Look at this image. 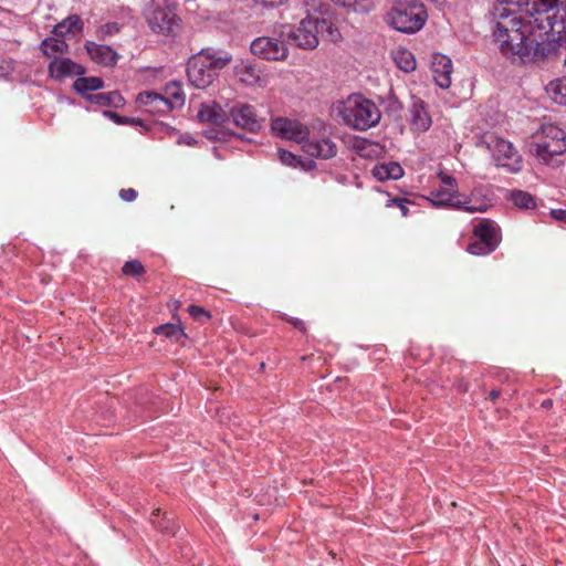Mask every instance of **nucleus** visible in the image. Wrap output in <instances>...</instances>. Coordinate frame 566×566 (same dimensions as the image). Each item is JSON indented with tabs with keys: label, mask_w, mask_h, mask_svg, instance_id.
I'll return each instance as SVG.
<instances>
[{
	"label": "nucleus",
	"mask_w": 566,
	"mask_h": 566,
	"mask_svg": "<svg viewBox=\"0 0 566 566\" xmlns=\"http://www.w3.org/2000/svg\"><path fill=\"white\" fill-rule=\"evenodd\" d=\"M500 396H501L500 389H492L489 392L488 399H490L491 401H495Z\"/></svg>",
	"instance_id": "obj_53"
},
{
	"label": "nucleus",
	"mask_w": 566,
	"mask_h": 566,
	"mask_svg": "<svg viewBox=\"0 0 566 566\" xmlns=\"http://www.w3.org/2000/svg\"><path fill=\"white\" fill-rule=\"evenodd\" d=\"M85 49L90 57L95 63L103 66H114L119 59L118 53L109 45L87 41L85 43Z\"/></svg>",
	"instance_id": "obj_16"
},
{
	"label": "nucleus",
	"mask_w": 566,
	"mask_h": 566,
	"mask_svg": "<svg viewBox=\"0 0 566 566\" xmlns=\"http://www.w3.org/2000/svg\"><path fill=\"white\" fill-rule=\"evenodd\" d=\"M437 176H438L439 180L441 181V185H442L441 187L458 190V181L452 175H449L443 170H439Z\"/></svg>",
	"instance_id": "obj_43"
},
{
	"label": "nucleus",
	"mask_w": 566,
	"mask_h": 566,
	"mask_svg": "<svg viewBox=\"0 0 566 566\" xmlns=\"http://www.w3.org/2000/svg\"><path fill=\"white\" fill-rule=\"evenodd\" d=\"M467 251L472 255L483 256L494 252V248L478 238L475 241L468 244Z\"/></svg>",
	"instance_id": "obj_38"
},
{
	"label": "nucleus",
	"mask_w": 566,
	"mask_h": 566,
	"mask_svg": "<svg viewBox=\"0 0 566 566\" xmlns=\"http://www.w3.org/2000/svg\"><path fill=\"white\" fill-rule=\"evenodd\" d=\"M164 97L169 102L171 111L185 104V94L178 82H170L165 86Z\"/></svg>",
	"instance_id": "obj_30"
},
{
	"label": "nucleus",
	"mask_w": 566,
	"mask_h": 566,
	"mask_svg": "<svg viewBox=\"0 0 566 566\" xmlns=\"http://www.w3.org/2000/svg\"><path fill=\"white\" fill-rule=\"evenodd\" d=\"M123 274L127 276L138 277L145 273V268L138 260H129L122 268Z\"/></svg>",
	"instance_id": "obj_40"
},
{
	"label": "nucleus",
	"mask_w": 566,
	"mask_h": 566,
	"mask_svg": "<svg viewBox=\"0 0 566 566\" xmlns=\"http://www.w3.org/2000/svg\"><path fill=\"white\" fill-rule=\"evenodd\" d=\"M545 90L556 104L566 106V76L551 81Z\"/></svg>",
	"instance_id": "obj_28"
},
{
	"label": "nucleus",
	"mask_w": 566,
	"mask_h": 566,
	"mask_svg": "<svg viewBox=\"0 0 566 566\" xmlns=\"http://www.w3.org/2000/svg\"><path fill=\"white\" fill-rule=\"evenodd\" d=\"M119 198L125 202H133L137 198V191L133 188L122 189Z\"/></svg>",
	"instance_id": "obj_46"
},
{
	"label": "nucleus",
	"mask_w": 566,
	"mask_h": 566,
	"mask_svg": "<svg viewBox=\"0 0 566 566\" xmlns=\"http://www.w3.org/2000/svg\"><path fill=\"white\" fill-rule=\"evenodd\" d=\"M506 199L511 201L516 208L522 210L535 209L536 199L533 195L527 191L513 189L506 196Z\"/></svg>",
	"instance_id": "obj_25"
},
{
	"label": "nucleus",
	"mask_w": 566,
	"mask_h": 566,
	"mask_svg": "<svg viewBox=\"0 0 566 566\" xmlns=\"http://www.w3.org/2000/svg\"><path fill=\"white\" fill-rule=\"evenodd\" d=\"M120 31V27L116 22H109L101 25L96 30V36L98 40L104 41L107 36L117 34Z\"/></svg>",
	"instance_id": "obj_42"
},
{
	"label": "nucleus",
	"mask_w": 566,
	"mask_h": 566,
	"mask_svg": "<svg viewBox=\"0 0 566 566\" xmlns=\"http://www.w3.org/2000/svg\"><path fill=\"white\" fill-rule=\"evenodd\" d=\"M255 6L262 8H277L289 0H252Z\"/></svg>",
	"instance_id": "obj_45"
},
{
	"label": "nucleus",
	"mask_w": 566,
	"mask_h": 566,
	"mask_svg": "<svg viewBox=\"0 0 566 566\" xmlns=\"http://www.w3.org/2000/svg\"><path fill=\"white\" fill-rule=\"evenodd\" d=\"M13 71L11 61L0 60V76H6Z\"/></svg>",
	"instance_id": "obj_50"
},
{
	"label": "nucleus",
	"mask_w": 566,
	"mask_h": 566,
	"mask_svg": "<svg viewBox=\"0 0 566 566\" xmlns=\"http://www.w3.org/2000/svg\"><path fill=\"white\" fill-rule=\"evenodd\" d=\"M535 155L544 161H548L554 156L559 155V150L551 149L548 140H544L535 144Z\"/></svg>",
	"instance_id": "obj_39"
},
{
	"label": "nucleus",
	"mask_w": 566,
	"mask_h": 566,
	"mask_svg": "<svg viewBox=\"0 0 566 566\" xmlns=\"http://www.w3.org/2000/svg\"><path fill=\"white\" fill-rule=\"evenodd\" d=\"M188 312L189 314L195 318V319H209L210 318V314L201 306H198V305H190L188 307Z\"/></svg>",
	"instance_id": "obj_44"
},
{
	"label": "nucleus",
	"mask_w": 566,
	"mask_h": 566,
	"mask_svg": "<svg viewBox=\"0 0 566 566\" xmlns=\"http://www.w3.org/2000/svg\"><path fill=\"white\" fill-rule=\"evenodd\" d=\"M553 406H554V401L551 398L544 399L541 402V408H543L545 410H549L551 408H553Z\"/></svg>",
	"instance_id": "obj_52"
},
{
	"label": "nucleus",
	"mask_w": 566,
	"mask_h": 566,
	"mask_svg": "<svg viewBox=\"0 0 566 566\" xmlns=\"http://www.w3.org/2000/svg\"><path fill=\"white\" fill-rule=\"evenodd\" d=\"M137 102L150 114H166L171 111L169 102L163 94L145 91L138 94Z\"/></svg>",
	"instance_id": "obj_18"
},
{
	"label": "nucleus",
	"mask_w": 566,
	"mask_h": 566,
	"mask_svg": "<svg viewBox=\"0 0 566 566\" xmlns=\"http://www.w3.org/2000/svg\"><path fill=\"white\" fill-rule=\"evenodd\" d=\"M147 25L155 34L172 36L181 28V19L176 13L171 0H151L145 11Z\"/></svg>",
	"instance_id": "obj_5"
},
{
	"label": "nucleus",
	"mask_w": 566,
	"mask_h": 566,
	"mask_svg": "<svg viewBox=\"0 0 566 566\" xmlns=\"http://www.w3.org/2000/svg\"><path fill=\"white\" fill-rule=\"evenodd\" d=\"M488 147L497 167L504 168L507 172L516 174L522 170V157L513 144L497 136H492Z\"/></svg>",
	"instance_id": "obj_8"
},
{
	"label": "nucleus",
	"mask_w": 566,
	"mask_h": 566,
	"mask_svg": "<svg viewBox=\"0 0 566 566\" xmlns=\"http://www.w3.org/2000/svg\"><path fill=\"white\" fill-rule=\"evenodd\" d=\"M378 191L382 192V190H380V189H378ZM384 193H386L389 197L388 200L385 203L386 208L398 207V209L400 210L402 217H408L409 216L408 205L409 203H413L412 201H410L407 198H400V197L391 198L389 192H387V191H384Z\"/></svg>",
	"instance_id": "obj_37"
},
{
	"label": "nucleus",
	"mask_w": 566,
	"mask_h": 566,
	"mask_svg": "<svg viewBox=\"0 0 566 566\" xmlns=\"http://www.w3.org/2000/svg\"><path fill=\"white\" fill-rule=\"evenodd\" d=\"M353 150L359 157L370 160L381 158L386 153L384 145L363 137H358L354 140Z\"/></svg>",
	"instance_id": "obj_21"
},
{
	"label": "nucleus",
	"mask_w": 566,
	"mask_h": 566,
	"mask_svg": "<svg viewBox=\"0 0 566 566\" xmlns=\"http://www.w3.org/2000/svg\"><path fill=\"white\" fill-rule=\"evenodd\" d=\"M384 109L385 113L395 118L399 119L401 118V113L403 111V104L402 102L397 97V95L392 92L389 93V95L384 99Z\"/></svg>",
	"instance_id": "obj_33"
},
{
	"label": "nucleus",
	"mask_w": 566,
	"mask_h": 566,
	"mask_svg": "<svg viewBox=\"0 0 566 566\" xmlns=\"http://www.w3.org/2000/svg\"><path fill=\"white\" fill-rule=\"evenodd\" d=\"M282 319L291 323L295 328H297L298 331L301 332H305L306 328H305V325H304V322L301 321L300 318H295V317H290L287 316L286 314H282L281 315Z\"/></svg>",
	"instance_id": "obj_47"
},
{
	"label": "nucleus",
	"mask_w": 566,
	"mask_h": 566,
	"mask_svg": "<svg viewBox=\"0 0 566 566\" xmlns=\"http://www.w3.org/2000/svg\"><path fill=\"white\" fill-rule=\"evenodd\" d=\"M231 61L232 55L228 52L213 48L201 49L188 60V81L193 87L203 90L214 82L219 72Z\"/></svg>",
	"instance_id": "obj_2"
},
{
	"label": "nucleus",
	"mask_w": 566,
	"mask_h": 566,
	"mask_svg": "<svg viewBox=\"0 0 566 566\" xmlns=\"http://www.w3.org/2000/svg\"><path fill=\"white\" fill-rule=\"evenodd\" d=\"M303 150L310 157L303 158L302 156H296L282 148L277 150V155L281 163L285 166L300 168L303 171L314 170L316 168V161L314 158L318 156V142L305 143L303 145Z\"/></svg>",
	"instance_id": "obj_11"
},
{
	"label": "nucleus",
	"mask_w": 566,
	"mask_h": 566,
	"mask_svg": "<svg viewBox=\"0 0 566 566\" xmlns=\"http://www.w3.org/2000/svg\"><path fill=\"white\" fill-rule=\"evenodd\" d=\"M336 137H323L321 135V159H331L337 155L338 146Z\"/></svg>",
	"instance_id": "obj_35"
},
{
	"label": "nucleus",
	"mask_w": 566,
	"mask_h": 566,
	"mask_svg": "<svg viewBox=\"0 0 566 566\" xmlns=\"http://www.w3.org/2000/svg\"><path fill=\"white\" fill-rule=\"evenodd\" d=\"M197 116L201 123H208L217 126L223 125L228 122V112H226L221 105L214 101L201 104Z\"/></svg>",
	"instance_id": "obj_20"
},
{
	"label": "nucleus",
	"mask_w": 566,
	"mask_h": 566,
	"mask_svg": "<svg viewBox=\"0 0 566 566\" xmlns=\"http://www.w3.org/2000/svg\"><path fill=\"white\" fill-rule=\"evenodd\" d=\"M408 114V123L411 130L426 133L432 126V118L428 111V104L417 95H411L410 97Z\"/></svg>",
	"instance_id": "obj_13"
},
{
	"label": "nucleus",
	"mask_w": 566,
	"mask_h": 566,
	"mask_svg": "<svg viewBox=\"0 0 566 566\" xmlns=\"http://www.w3.org/2000/svg\"><path fill=\"white\" fill-rule=\"evenodd\" d=\"M549 214L554 220L566 223V209H552Z\"/></svg>",
	"instance_id": "obj_49"
},
{
	"label": "nucleus",
	"mask_w": 566,
	"mask_h": 566,
	"mask_svg": "<svg viewBox=\"0 0 566 566\" xmlns=\"http://www.w3.org/2000/svg\"><path fill=\"white\" fill-rule=\"evenodd\" d=\"M154 332L157 335L165 336L175 342H179L181 338L186 337V334L184 333L182 327L180 325H176V324L159 325L154 329Z\"/></svg>",
	"instance_id": "obj_34"
},
{
	"label": "nucleus",
	"mask_w": 566,
	"mask_h": 566,
	"mask_svg": "<svg viewBox=\"0 0 566 566\" xmlns=\"http://www.w3.org/2000/svg\"><path fill=\"white\" fill-rule=\"evenodd\" d=\"M428 200L433 207L437 208H449L454 210H463L469 213L474 212H484L486 210L485 205L472 206L470 205V198L464 197L463 200L460 199V193L457 189H449L446 187H440L439 189H434L430 191L428 196Z\"/></svg>",
	"instance_id": "obj_7"
},
{
	"label": "nucleus",
	"mask_w": 566,
	"mask_h": 566,
	"mask_svg": "<svg viewBox=\"0 0 566 566\" xmlns=\"http://www.w3.org/2000/svg\"><path fill=\"white\" fill-rule=\"evenodd\" d=\"M234 75L248 86H263L265 78L260 63L253 59H241L234 65Z\"/></svg>",
	"instance_id": "obj_14"
},
{
	"label": "nucleus",
	"mask_w": 566,
	"mask_h": 566,
	"mask_svg": "<svg viewBox=\"0 0 566 566\" xmlns=\"http://www.w3.org/2000/svg\"><path fill=\"white\" fill-rule=\"evenodd\" d=\"M86 99L97 106H109L119 108L124 106L125 101L118 91L102 92L86 95Z\"/></svg>",
	"instance_id": "obj_23"
},
{
	"label": "nucleus",
	"mask_w": 566,
	"mask_h": 566,
	"mask_svg": "<svg viewBox=\"0 0 566 566\" xmlns=\"http://www.w3.org/2000/svg\"><path fill=\"white\" fill-rule=\"evenodd\" d=\"M321 35L333 43H338L343 40L338 27L334 23L331 17H325L323 6L321 4Z\"/></svg>",
	"instance_id": "obj_26"
},
{
	"label": "nucleus",
	"mask_w": 566,
	"mask_h": 566,
	"mask_svg": "<svg viewBox=\"0 0 566 566\" xmlns=\"http://www.w3.org/2000/svg\"><path fill=\"white\" fill-rule=\"evenodd\" d=\"M334 4L353 10L356 13L368 14L376 8L375 0H331Z\"/></svg>",
	"instance_id": "obj_29"
},
{
	"label": "nucleus",
	"mask_w": 566,
	"mask_h": 566,
	"mask_svg": "<svg viewBox=\"0 0 566 566\" xmlns=\"http://www.w3.org/2000/svg\"><path fill=\"white\" fill-rule=\"evenodd\" d=\"M394 61L398 69L407 73L412 72L417 66L413 53L407 49L397 50L394 54Z\"/></svg>",
	"instance_id": "obj_31"
},
{
	"label": "nucleus",
	"mask_w": 566,
	"mask_h": 566,
	"mask_svg": "<svg viewBox=\"0 0 566 566\" xmlns=\"http://www.w3.org/2000/svg\"><path fill=\"white\" fill-rule=\"evenodd\" d=\"M82 29H83L82 19L80 18V15L73 14V15L67 17L60 23H57L53 28V33L56 36L63 38L70 33L82 31Z\"/></svg>",
	"instance_id": "obj_27"
},
{
	"label": "nucleus",
	"mask_w": 566,
	"mask_h": 566,
	"mask_svg": "<svg viewBox=\"0 0 566 566\" xmlns=\"http://www.w3.org/2000/svg\"><path fill=\"white\" fill-rule=\"evenodd\" d=\"M524 10L532 20L521 18L495 22L494 41L506 59L523 64H542L559 57L566 40V0H500Z\"/></svg>",
	"instance_id": "obj_1"
},
{
	"label": "nucleus",
	"mask_w": 566,
	"mask_h": 566,
	"mask_svg": "<svg viewBox=\"0 0 566 566\" xmlns=\"http://www.w3.org/2000/svg\"><path fill=\"white\" fill-rule=\"evenodd\" d=\"M306 6L312 10H306L307 15L300 22L298 28L294 30L290 25L283 27L282 35L286 34V39L301 49L313 50L318 45V15L314 3L307 2Z\"/></svg>",
	"instance_id": "obj_6"
},
{
	"label": "nucleus",
	"mask_w": 566,
	"mask_h": 566,
	"mask_svg": "<svg viewBox=\"0 0 566 566\" xmlns=\"http://www.w3.org/2000/svg\"><path fill=\"white\" fill-rule=\"evenodd\" d=\"M326 347H328V349H327V352H326L327 356L323 357V356L321 355V360H323V363H327V360H328L329 358H332V357H333V355H334V354L337 352V349H338L337 344H332V343L327 344V345H326Z\"/></svg>",
	"instance_id": "obj_51"
},
{
	"label": "nucleus",
	"mask_w": 566,
	"mask_h": 566,
	"mask_svg": "<svg viewBox=\"0 0 566 566\" xmlns=\"http://www.w3.org/2000/svg\"><path fill=\"white\" fill-rule=\"evenodd\" d=\"M242 129L250 133H256L262 127V120L259 119L255 109L252 105L238 103L233 105L228 112V120Z\"/></svg>",
	"instance_id": "obj_12"
},
{
	"label": "nucleus",
	"mask_w": 566,
	"mask_h": 566,
	"mask_svg": "<svg viewBox=\"0 0 566 566\" xmlns=\"http://www.w3.org/2000/svg\"><path fill=\"white\" fill-rule=\"evenodd\" d=\"M104 87V81L101 77H78L73 83V88L86 98V95L93 94L92 92L98 91Z\"/></svg>",
	"instance_id": "obj_24"
},
{
	"label": "nucleus",
	"mask_w": 566,
	"mask_h": 566,
	"mask_svg": "<svg viewBox=\"0 0 566 566\" xmlns=\"http://www.w3.org/2000/svg\"><path fill=\"white\" fill-rule=\"evenodd\" d=\"M339 114L348 126L357 130H367L380 120L376 104L360 94L350 95L339 108Z\"/></svg>",
	"instance_id": "obj_4"
},
{
	"label": "nucleus",
	"mask_w": 566,
	"mask_h": 566,
	"mask_svg": "<svg viewBox=\"0 0 566 566\" xmlns=\"http://www.w3.org/2000/svg\"><path fill=\"white\" fill-rule=\"evenodd\" d=\"M41 50L46 56H53L56 53H65L69 50V44L57 38H46L41 43Z\"/></svg>",
	"instance_id": "obj_32"
},
{
	"label": "nucleus",
	"mask_w": 566,
	"mask_h": 566,
	"mask_svg": "<svg viewBox=\"0 0 566 566\" xmlns=\"http://www.w3.org/2000/svg\"><path fill=\"white\" fill-rule=\"evenodd\" d=\"M177 144L192 147L197 144V139L190 134H182L177 139Z\"/></svg>",
	"instance_id": "obj_48"
},
{
	"label": "nucleus",
	"mask_w": 566,
	"mask_h": 566,
	"mask_svg": "<svg viewBox=\"0 0 566 566\" xmlns=\"http://www.w3.org/2000/svg\"><path fill=\"white\" fill-rule=\"evenodd\" d=\"M549 134H552V139L548 140L551 149L559 150V155L564 154L566 151V135L564 130L551 127Z\"/></svg>",
	"instance_id": "obj_36"
},
{
	"label": "nucleus",
	"mask_w": 566,
	"mask_h": 566,
	"mask_svg": "<svg viewBox=\"0 0 566 566\" xmlns=\"http://www.w3.org/2000/svg\"><path fill=\"white\" fill-rule=\"evenodd\" d=\"M271 130L275 136L297 144L307 143L310 136V129L306 125L297 119L282 116L271 119Z\"/></svg>",
	"instance_id": "obj_10"
},
{
	"label": "nucleus",
	"mask_w": 566,
	"mask_h": 566,
	"mask_svg": "<svg viewBox=\"0 0 566 566\" xmlns=\"http://www.w3.org/2000/svg\"><path fill=\"white\" fill-rule=\"evenodd\" d=\"M428 20L424 4L419 0H394L385 17L386 23L397 32L415 34Z\"/></svg>",
	"instance_id": "obj_3"
},
{
	"label": "nucleus",
	"mask_w": 566,
	"mask_h": 566,
	"mask_svg": "<svg viewBox=\"0 0 566 566\" xmlns=\"http://www.w3.org/2000/svg\"><path fill=\"white\" fill-rule=\"evenodd\" d=\"M85 73V69L73 62L71 59L63 57L57 59L55 57L50 64H49V74L52 78L56 81H62L65 77L72 76V75H83Z\"/></svg>",
	"instance_id": "obj_15"
},
{
	"label": "nucleus",
	"mask_w": 566,
	"mask_h": 566,
	"mask_svg": "<svg viewBox=\"0 0 566 566\" xmlns=\"http://www.w3.org/2000/svg\"><path fill=\"white\" fill-rule=\"evenodd\" d=\"M286 34L279 36H260L252 41L250 50L252 54L268 61H284L289 55Z\"/></svg>",
	"instance_id": "obj_9"
},
{
	"label": "nucleus",
	"mask_w": 566,
	"mask_h": 566,
	"mask_svg": "<svg viewBox=\"0 0 566 566\" xmlns=\"http://www.w3.org/2000/svg\"><path fill=\"white\" fill-rule=\"evenodd\" d=\"M373 176L379 181L398 180L403 177V168L397 161L377 164L373 170Z\"/></svg>",
	"instance_id": "obj_22"
},
{
	"label": "nucleus",
	"mask_w": 566,
	"mask_h": 566,
	"mask_svg": "<svg viewBox=\"0 0 566 566\" xmlns=\"http://www.w3.org/2000/svg\"><path fill=\"white\" fill-rule=\"evenodd\" d=\"M103 115L108 117L109 119H112L117 125H126V124H128V125L137 126V125L142 124V120L139 118L122 116V115H119V114H117L115 112H112V111H104Z\"/></svg>",
	"instance_id": "obj_41"
},
{
	"label": "nucleus",
	"mask_w": 566,
	"mask_h": 566,
	"mask_svg": "<svg viewBox=\"0 0 566 566\" xmlns=\"http://www.w3.org/2000/svg\"><path fill=\"white\" fill-rule=\"evenodd\" d=\"M473 234L484 243H490V247L494 248V251L502 241L501 229L493 220L488 218L482 219L476 226H474Z\"/></svg>",
	"instance_id": "obj_17"
},
{
	"label": "nucleus",
	"mask_w": 566,
	"mask_h": 566,
	"mask_svg": "<svg viewBox=\"0 0 566 566\" xmlns=\"http://www.w3.org/2000/svg\"><path fill=\"white\" fill-rule=\"evenodd\" d=\"M433 78L440 88H449L451 85L452 61L443 54L434 55L432 63Z\"/></svg>",
	"instance_id": "obj_19"
}]
</instances>
